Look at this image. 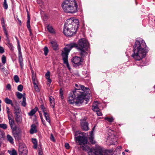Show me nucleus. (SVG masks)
<instances>
[{
    "label": "nucleus",
    "instance_id": "nucleus-1",
    "mask_svg": "<svg viewBox=\"0 0 155 155\" xmlns=\"http://www.w3.org/2000/svg\"><path fill=\"white\" fill-rule=\"evenodd\" d=\"M75 86L78 88H75L74 91L71 92L68 101L70 104L79 105V104L82 103L84 100L87 101L85 97L89 89L83 85H80L79 87L77 84H76Z\"/></svg>",
    "mask_w": 155,
    "mask_h": 155
},
{
    "label": "nucleus",
    "instance_id": "nucleus-2",
    "mask_svg": "<svg viewBox=\"0 0 155 155\" xmlns=\"http://www.w3.org/2000/svg\"><path fill=\"white\" fill-rule=\"evenodd\" d=\"M84 133L80 131H77L74 134V140L76 142H78L79 145H82L80 147L84 150L88 151L89 155H103V150L99 146H97L94 149H91L87 145H85L87 143L86 137L84 135Z\"/></svg>",
    "mask_w": 155,
    "mask_h": 155
},
{
    "label": "nucleus",
    "instance_id": "nucleus-3",
    "mask_svg": "<svg viewBox=\"0 0 155 155\" xmlns=\"http://www.w3.org/2000/svg\"><path fill=\"white\" fill-rule=\"evenodd\" d=\"M133 48L132 56L136 61L141 60L144 58L149 50L145 42L140 38H137L136 40Z\"/></svg>",
    "mask_w": 155,
    "mask_h": 155
},
{
    "label": "nucleus",
    "instance_id": "nucleus-4",
    "mask_svg": "<svg viewBox=\"0 0 155 155\" xmlns=\"http://www.w3.org/2000/svg\"><path fill=\"white\" fill-rule=\"evenodd\" d=\"M79 26L78 20L71 18L66 20L64 26L63 32L66 36H71L75 33Z\"/></svg>",
    "mask_w": 155,
    "mask_h": 155
},
{
    "label": "nucleus",
    "instance_id": "nucleus-5",
    "mask_svg": "<svg viewBox=\"0 0 155 155\" xmlns=\"http://www.w3.org/2000/svg\"><path fill=\"white\" fill-rule=\"evenodd\" d=\"M61 5L63 10L66 13H74L78 11L77 1H64Z\"/></svg>",
    "mask_w": 155,
    "mask_h": 155
},
{
    "label": "nucleus",
    "instance_id": "nucleus-6",
    "mask_svg": "<svg viewBox=\"0 0 155 155\" xmlns=\"http://www.w3.org/2000/svg\"><path fill=\"white\" fill-rule=\"evenodd\" d=\"M75 45L74 44H70L67 45L64 48V51L63 52L62 54L64 63L66 64L69 70H70L71 68L68 62V55L69 52Z\"/></svg>",
    "mask_w": 155,
    "mask_h": 155
},
{
    "label": "nucleus",
    "instance_id": "nucleus-7",
    "mask_svg": "<svg viewBox=\"0 0 155 155\" xmlns=\"http://www.w3.org/2000/svg\"><path fill=\"white\" fill-rule=\"evenodd\" d=\"M71 44H74L75 45L74 46V47H75L78 50H87L89 47V44L88 42L84 38L79 40L78 41V45L74 43Z\"/></svg>",
    "mask_w": 155,
    "mask_h": 155
},
{
    "label": "nucleus",
    "instance_id": "nucleus-8",
    "mask_svg": "<svg viewBox=\"0 0 155 155\" xmlns=\"http://www.w3.org/2000/svg\"><path fill=\"white\" fill-rule=\"evenodd\" d=\"M107 140H110V143L112 145L115 144V141H116V133L114 130L110 129L108 130Z\"/></svg>",
    "mask_w": 155,
    "mask_h": 155
},
{
    "label": "nucleus",
    "instance_id": "nucleus-9",
    "mask_svg": "<svg viewBox=\"0 0 155 155\" xmlns=\"http://www.w3.org/2000/svg\"><path fill=\"white\" fill-rule=\"evenodd\" d=\"M83 59L81 58L75 56L72 59L71 61L74 66L77 67L81 64V62L83 61Z\"/></svg>",
    "mask_w": 155,
    "mask_h": 155
},
{
    "label": "nucleus",
    "instance_id": "nucleus-10",
    "mask_svg": "<svg viewBox=\"0 0 155 155\" xmlns=\"http://www.w3.org/2000/svg\"><path fill=\"white\" fill-rule=\"evenodd\" d=\"M19 155H27V150L26 145L23 143H20L18 149Z\"/></svg>",
    "mask_w": 155,
    "mask_h": 155
},
{
    "label": "nucleus",
    "instance_id": "nucleus-11",
    "mask_svg": "<svg viewBox=\"0 0 155 155\" xmlns=\"http://www.w3.org/2000/svg\"><path fill=\"white\" fill-rule=\"evenodd\" d=\"M12 133L16 140L19 141L21 140V134L20 131H18L17 129H15L12 130Z\"/></svg>",
    "mask_w": 155,
    "mask_h": 155
},
{
    "label": "nucleus",
    "instance_id": "nucleus-12",
    "mask_svg": "<svg viewBox=\"0 0 155 155\" xmlns=\"http://www.w3.org/2000/svg\"><path fill=\"white\" fill-rule=\"evenodd\" d=\"M43 21L45 24V27L46 32H45L46 33H48V16L46 15H44V16L43 18Z\"/></svg>",
    "mask_w": 155,
    "mask_h": 155
},
{
    "label": "nucleus",
    "instance_id": "nucleus-13",
    "mask_svg": "<svg viewBox=\"0 0 155 155\" xmlns=\"http://www.w3.org/2000/svg\"><path fill=\"white\" fill-rule=\"evenodd\" d=\"M81 126L82 129L84 131L88 130V123L85 121L83 120L81 122Z\"/></svg>",
    "mask_w": 155,
    "mask_h": 155
},
{
    "label": "nucleus",
    "instance_id": "nucleus-14",
    "mask_svg": "<svg viewBox=\"0 0 155 155\" xmlns=\"http://www.w3.org/2000/svg\"><path fill=\"white\" fill-rule=\"evenodd\" d=\"M5 36L6 37V40L7 41V44H6V45L11 50L13 51L14 49V47L12 44L10 43V41L8 34H7V35H5Z\"/></svg>",
    "mask_w": 155,
    "mask_h": 155
},
{
    "label": "nucleus",
    "instance_id": "nucleus-15",
    "mask_svg": "<svg viewBox=\"0 0 155 155\" xmlns=\"http://www.w3.org/2000/svg\"><path fill=\"white\" fill-rule=\"evenodd\" d=\"M54 50H57L58 49V46L56 40H52L50 42Z\"/></svg>",
    "mask_w": 155,
    "mask_h": 155
},
{
    "label": "nucleus",
    "instance_id": "nucleus-16",
    "mask_svg": "<svg viewBox=\"0 0 155 155\" xmlns=\"http://www.w3.org/2000/svg\"><path fill=\"white\" fill-rule=\"evenodd\" d=\"M1 24L4 30V33L5 35H7L8 33V31L6 28V25L5 24V20L3 18H2L1 20Z\"/></svg>",
    "mask_w": 155,
    "mask_h": 155
},
{
    "label": "nucleus",
    "instance_id": "nucleus-17",
    "mask_svg": "<svg viewBox=\"0 0 155 155\" xmlns=\"http://www.w3.org/2000/svg\"><path fill=\"white\" fill-rule=\"evenodd\" d=\"M41 110H42L43 112H44V115L45 119H46L47 122H48V113L45 112L46 110H45V107L43 106V105H41Z\"/></svg>",
    "mask_w": 155,
    "mask_h": 155
},
{
    "label": "nucleus",
    "instance_id": "nucleus-18",
    "mask_svg": "<svg viewBox=\"0 0 155 155\" xmlns=\"http://www.w3.org/2000/svg\"><path fill=\"white\" fill-rule=\"evenodd\" d=\"M37 131L36 129V127L35 124H32L31 126V128L30 130V133L31 134H33L37 132Z\"/></svg>",
    "mask_w": 155,
    "mask_h": 155
},
{
    "label": "nucleus",
    "instance_id": "nucleus-19",
    "mask_svg": "<svg viewBox=\"0 0 155 155\" xmlns=\"http://www.w3.org/2000/svg\"><path fill=\"white\" fill-rule=\"evenodd\" d=\"M98 102L97 101H95L93 103L92 109L94 111H97V110L99 109V108L98 107Z\"/></svg>",
    "mask_w": 155,
    "mask_h": 155
},
{
    "label": "nucleus",
    "instance_id": "nucleus-20",
    "mask_svg": "<svg viewBox=\"0 0 155 155\" xmlns=\"http://www.w3.org/2000/svg\"><path fill=\"white\" fill-rule=\"evenodd\" d=\"M87 50L84 49L78 50V51L80 52V54L81 57H84L87 55V53L86 52V51Z\"/></svg>",
    "mask_w": 155,
    "mask_h": 155
},
{
    "label": "nucleus",
    "instance_id": "nucleus-21",
    "mask_svg": "<svg viewBox=\"0 0 155 155\" xmlns=\"http://www.w3.org/2000/svg\"><path fill=\"white\" fill-rule=\"evenodd\" d=\"M52 35H55L56 33V30L51 25H49V33Z\"/></svg>",
    "mask_w": 155,
    "mask_h": 155
},
{
    "label": "nucleus",
    "instance_id": "nucleus-22",
    "mask_svg": "<svg viewBox=\"0 0 155 155\" xmlns=\"http://www.w3.org/2000/svg\"><path fill=\"white\" fill-rule=\"evenodd\" d=\"M14 114H20L21 111V109L19 107L16 106L14 107Z\"/></svg>",
    "mask_w": 155,
    "mask_h": 155
},
{
    "label": "nucleus",
    "instance_id": "nucleus-23",
    "mask_svg": "<svg viewBox=\"0 0 155 155\" xmlns=\"http://www.w3.org/2000/svg\"><path fill=\"white\" fill-rule=\"evenodd\" d=\"M38 110V108L37 107H36L34 108L31 110L28 113V114L30 116H32L35 114L36 112Z\"/></svg>",
    "mask_w": 155,
    "mask_h": 155
},
{
    "label": "nucleus",
    "instance_id": "nucleus-24",
    "mask_svg": "<svg viewBox=\"0 0 155 155\" xmlns=\"http://www.w3.org/2000/svg\"><path fill=\"white\" fill-rule=\"evenodd\" d=\"M32 80L33 84L38 83V81L36 78L35 75L33 72H32Z\"/></svg>",
    "mask_w": 155,
    "mask_h": 155
},
{
    "label": "nucleus",
    "instance_id": "nucleus-25",
    "mask_svg": "<svg viewBox=\"0 0 155 155\" xmlns=\"http://www.w3.org/2000/svg\"><path fill=\"white\" fill-rule=\"evenodd\" d=\"M9 123L12 130L15 129H17V127L16 126H15L14 127L13 126V125L15 124V122L14 120L9 121Z\"/></svg>",
    "mask_w": 155,
    "mask_h": 155
},
{
    "label": "nucleus",
    "instance_id": "nucleus-26",
    "mask_svg": "<svg viewBox=\"0 0 155 155\" xmlns=\"http://www.w3.org/2000/svg\"><path fill=\"white\" fill-rule=\"evenodd\" d=\"M15 119L17 123H20L22 120V117L20 114H15Z\"/></svg>",
    "mask_w": 155,
    "mask_h": 155
},
{
    "label": "nucleus",
    "instance_id": "nucleus-27",
    "mask_svg": "<svg viewBox=\"0 0 155 155\" xmlns=\"http://www.w3.org/2000/svg\"><path fill=\"white\" fill-rule=\"evenodd\" d=\"M49 101L50 102V106L52 108H54L55 105L54 98L51 97H49Z\"/></svg>",
    "mask_w": 155,
    "mask_h": 155
},
{
    "label": "nucleus",
    "instance_id": "nucleus-28",
    "mask_svg": "<svg viewBox=\"0 0 155 155\" xmlns=\"http://www.w3.org/2000/svg\"><path fill=\"white\" fill-rule=\"evenodd\" d=\"M5 102L7 104H10L12 106H13V104L12 103V100L9 99L8 97H6L5 99Z\"/></svg>",
    "mask_w": 155,
    "mask_h": 155
},
{
    "label": "nucleus",
    "instance_id": "nucleus-29",
    "mask_svg": "<svg viewBox=\"0 0 155 155\" xmlns=\"http://www.w3.org/2000/svg\"><path fill=\"white\" fill-rule=\"evenodd\" d=\"M7 140L11 143L13 144L14 143L13 139L12 137L9 134H7Z\"/></svg>",
    "mask_w": 155,
    "mask_h": 155
},
{
    "label": "nucleus",
    "instance_id": "nucleus-30",
    "mask_svg": "<svg viewBox=\"0 0 155 155\" xmlns=\"http://www.w3.org/2000/svg\"><path fill=\"white\" fill-rule=\"evenodd\" d=\"M8 152L11 155H17V153L15 150L13 149L12 150H8Z\"/></svg>",
    "mask_w": 155,
    "mask_h": 155
},
{
    "label": "nucleus",
    "instance_id": "nucleus-31",
    "mask_svg": "<svg viewBox=\"0 0 155 155\" xmlns=\"http://www.w3.org/2000/svg\"><path fill=\"white\" fill-rule=\"evenodd\" d=\"M32 143L34 144V148L35 149H36L37 147V142L36 139H32Z\"/></svg>",
    "mask_w": 155,
    "mask_h": 155
},
{
    "label": "nucleus",
    "instance_id": "nucleus-32",
    "mask_svg": "<svg viewBox=\"0 0 155 155\" xmlns=\"http://www.w3.org/2000/svg\"><path fill=\"white\" fill-rule=\"evenodd\" d=\"M104 118L105 120H107V121L110 123L113 122L114 120L113 118L112 117H105Z\"/></svg>",
    "mask_w": 155,
    "mask_h": 155
},
{
    "label": "nucleus",
    "instance_id": "nucleus-33",
    "mask_svg": "<svg viewBox=\"0 0 155 155\" xmlns=\"http://www.w3.org/2000/svg\"><path fill=\"white\" fill-rule=\"evenodd\" d=\"M0 128L4 130H5L7 128V124H0Z\"/></svg>",
    "mask_w": 155,
    "mask_h": 155
},
{
    "label": "nucleus",
    "instance_id": "nucleus-34",
    "mask_svg": "<svg viewBox=\"0 0 155 155\" xmlns=\"http://www.w3.org/2000/svg\"><path fill=\"white\" fill-rule=\"evenodd\" d=\"M16 95L18 99H21L22 97H23L22 94L18 92H16Z\"/></svg>",
    "mask_w": 155,
    "mask_h": 155
},
{
    "label": "nucleus",
    "instance_id": "nucleus-35",
    "mask_svg": "<svg viewBox=\"0 0 155 155\" xmlns=\"http://www.w3.org/2000/svg\"><path fill=\"white\" fill-rule=\"evenodd\" d=\"M21 105L23 107H25L26 105V98H23L22 101L21 103Z\"/></svg>",
    "mask_w": 155,
    "mask_h": 155
},
{
    "label": "nucleus",
    "instance_id": "nucleus-36",
    "mask_svg": "<svg viewBox=\"0 0 155 155\" xmlns=\"http://www.w3.org/2000/svg\"><path fill=\"white\" fill-rule=\"evenodd\" d=\"M14 79L16 83H18L19 81V78L17 75H15L14 76Z\"/></svg>",
    "mask_w": 155,
    "mask_h": 155
},
{
    "label": "nucleus",
    "instance_id": "nucleus-37",
    "mask_svg": "<svg viewBox=\"0 0 155 155\" xmlns=\"http://www.w3.org/2000/svg\"><path fill=\"white\" fill-rule=\"evenodd\" d=\"M3 7L5 9H7L8 8V5L6 1H4L3 4Z\"/></svg>",
    "mask_w": 155,
    "mask_h": 155
},
{
    "label": "nucleus",
    "instance_id": "nucleus-38",
    "mask_svg": "<svg viewBox=\"0 0 155 155\" xmlns=\"http://www.w3.org/2000/svg\"><path fill=\"white\" fill-rule=\"evenodd\" d=\"M2 63L4 64L6 63V57L4 55H3L2 58Z\"/></svg>",
    "mask_w": 155,
    "mask_h": 155
},
{
    "label": "nucleus",
    "instance_id": "nucleus-39",
    "mask_svg": "<svg viewBox=\"0 0 155 155\" xmlns=\"http://www.w3.org/2000/svg\"><path fill=\"white\" fill-rule=\"evenodd\" d=\"M45 55L46 56L48 54V49L47 47H45L44 48Z\"/></svg>",
    "mask_w": 155,
    "mask_h": 155
},
{
    "label": "nucleus",
    "instance_id": "nucleus-40",
    "mask_svg": "<svg viewBox=\"0 0 155 155\" xmlns=\"http://www.w3.org/2000/svg\"><path fill=\"white\" fill-rule=\"evenodd\" d=\"M33 84L35 91L37 92H39V89L37 85V84Z\"/></svg>",
    "mask_w": 155,
    "mask_h": 155
},
{
    "label": "nucleus",
    "instance_id": "nucleus-41",
    "mask_svg": "<svg viewBox=\"0 0 155 155\" xmlns=\"http://www.w3.org/2000/svg\"><path fill=\"white\" fill-rule=\"evenodd\" d=\"M50 140L53 142H55V139L54 138L53 135L52 134H51V136L50 137Z\"/></svg>",
    "mask_w": 155,
    "mask_h": 155
},
{
    "label": "nucleus",
    "instance_id": "nucleus-42",
    "mask_svg": "<svg viewBox=\"0 0 155 155\" xmlns=\"http://www.w3.org/2000/svg\"><path fill=\"white\" fill-rule=\"evenodd\" d=\"M23 86L21 84L19 85L18 86V90L20 91H21L23 90Z\"/></svg>",
    "mask_w": 155,
    "mask_h": 155
},
{
    "label": "nucleus",
    "instance_id": "nucleus-43",
    "mask_svg": "<svg viewBox=\"0 0 155 155\" xmlns=\"http://www.w3.org/2000/svg\"><path fill=\"white\" fill-rule=\"evenodd\" d=\"M18 60L19 61L23 60L21 52H18Z\"/></svg>",
    "mask_w": 155,
    "mask_h": 155
},
{
    "label": "nucleus",
    "instance_id": "nucleus-44",
    "mask_svg": "<svg viewBox=\"0 0 155 155\" xmlns=\"http://www.w3.org/2000/svg\"><path fill=\"white\" fill-rule=\"evenodd\" d=\"M39 114H40V116L41 118V121H42V123H43V125H45V126H46V124L45 121L43 120V118H42V115L40 112H39Z\"/></svg>",
    "mask_w": 155,
    "mask_h": 155
},
{
    "label": "nucleus",
    "instance_id": "nucleus-45",
    "mask_svg": "<svg viewBox=\"0 0 155 155\" xmlns=\"http://www.w3.org/2000/svg\"><path fill=\"white\" fill-rule=\"evenodd\" d=\"M4 134V132L0 130V139L3 138Z\"/></svg>",
    "mask_w": 155,
    "mask_h": 155
},
{
    "label": "nucleus",
    "instance_id": "nucleus-46",
    "mask_svg": "<svg viewBox=\"0 0 155 155\" xmlns=\"http://www.w3.org/2000/svg\"><path fill=\"white\" fill-rule=\"evenodd\" d=\"M89 140L90 142L92 143V144H94L95 143V142L94 140H93V137H89Z\"/></svg>",
    "mask_w": 155,
    "mask_h": 155
},
{
    "label": "nucleus",
    "instance_id": "nucleus-47",
    "mask_svg": "<svg viewBox=\"0 0 155 155\" xmlns=\"http://www.w3.org/2000/svg\"><path fill=\"white\" fill-rule=\"evenodd\" d=\"M27 26L28 28H30V21L29 19L27 20Z\"/></svg>",
    "mask_w": 155,
    "mask_h": 155
},
{
    "label": "nucleus",
    "instance_id": "nucleus-48",
    "mask_svg": "<svg viewBox=\"0 0 155 155\" xmlns=\"http://www.w3.org/2000/svg\"><path fill=\"white\" fill-rule=\"evenodd\" d=\"M96 112L97 115L98 116H101L102 115V114L101 111L98 110H97V111H95Z\"/></svg>",
    "mask_w": 155,
    "mask_h": 155
},
{
    "label": "nucleus",
    "instance_id": "nucleus-49",
    "mask_svg": "<svg viewBox=\"0 0 155 155\" xmlns=\"http://www.w3.org/2000/svg\"><path fill=\"white\" fill-rule=\"evenodd\" d=\"M17 44H18V52H21V47L19 44V41H17Z\"/></svg>",
    "mask_w": 155,
    "mask_h": 155
},
{
    "label": "nucleus",
    "instance_id": "nucleus-50",
    "mask_svg": "<svg viewBox=\"0 0 155 155\" xmlns=\"http://www.w3.org/2000/svg\"><path fill=\"white\" fill-rule=\"evenodd\" d=\"M5 52L4 49L3 47L0 46V53L2 54L4 53Z\"/></svg>",
    "mask_w": 155,
    "mask_h": 155
},
{
    "label": "nucleus",
    "instance_id": "nucleus-51",
    "mask_svg": "<svg viewBox=\"0 0 155 155\" xmlns=\"http://www.w3.org/2000/svg\"><path fill=\"white\" fill-rule=\"evenodd\" d=\"M45 77L47 80V81H48V71L45 74Z\"/></svg>",
    "mask_w": 155,
    "mask_h": 155
},
{
    "label": "nucleus",
    "instance_id": "nucleus-52",
    "mask_svg": "<svg viewBox=\"0 0 155 155\" xmlns=\"http://www.w3.org/2000/svg\"><path fill=\"white\" fill-rule=\"evenodd\" d=\"M21 67V68H22L23 67V60L22 61H19Z\"/></svg>",
    "mask_w": 155,
    "mask_h": 155
},
{
    "label": "nucleus",
    "instance_id": "nucleus-53",
    "mask_svg": "<svg viewBox=\"0 0 155 155\" xmlns=\"http://www.w3.org/2000/svg\"><path fill=\"white\" fill-rule=\"evenodd\" d=\"M64 146L66 149H69V148L70 146L69 144L68 143H65Z\"/></svg>",
    "mask_w": 155,
    "mask_h": 155
},
{
    "label": "nucleus",
    "instance_id": "nucleus-54",
    "mask_svg": "<svg viewBox=\"0 0 155 155\" xmlns=\"http://www.w3.org/2000/svg\"><path fill=\"white\" fill-rule=\"evenodd\" d=\"M6 88L9 90H11V86L10 84H8L6 86Z\"/></svg>",
    "mask_w": 155,
    "mask_h": 155
},
{
    "label": "nucleus",
    "instance_id": "nucleus-55",
    "mask_svg": "<svg viewBox=\"0 0 155 155\" xmlns=\"http://www.w3.org/2000/svg\"><path fill=\"white\" fill-rule=\"evenodd\" d=\"M6 110H7V113L8 114H9L10 111L8 107H6Z\"/></svg>",
    "mask_w": 155,
    "mask_h": 155
},
{
    "label": "nucleus",
    "instance_id": "nucleus-56",
    "mask_svg": "<svg viewBox=\"0 0 155 155\" xmlns=\"http://www.w3.org/2000/svg\"><path fill=\"white\" fill-rule=\"evenodd\" d=\"M95 128V126L94 127V128L92 129V131H91L90 133V137H93V131L94 130Z\"/></svg>",
    "mask_w": 155,
    "mask_h": 155
},
{
    "label": "nucleus",
    "instance_id": "nucleus-57",
    "mask_svg": "<svg viewBox=\"0 0 155 155\" xmlns=\"http://www.w3.org/2000/svg\"><path fill=\"white\" fill-rule=\"evenodd\" d=\"M8 120H9V121H11V120H13V119H12L11 117L10 116L9 114H8Z\"/></svg>",
    "mask_w": 155,
    "mask_h": 155
},
{
    "label": "nucleus",
    "instance_id": "nucleus-58",
    "mask_svg": "<svg viewBox=\"0 0 155 155\" xmlns=\"http://www.w3.org/2000/svg\"><path fill=\"white\" fill-rule=\"evenodd\" d=\"M28 30L29 31V32H30V36H31L32 35V31H31V29L30 28H28Z\"/></svg>",
    "mask_w": 155,
    "mask_h": 155
},
{
    "label": "nucleus",
    "instance_id": "nucleus-59",
    "mask_svg": "<svg viewBox=\"0 0 155 155\" xmlns=\"http://www.w3.org/2000/svg\"><path fill=\"white\" fill-rule=\"evenodd\" d=\"M38 155H42L43 153H42V151L41 150H39L38 151Z\"/></svg>",
    "mask_w": 155,
    "mask_h": 155
},
{
    "label": "nucleus",
    "instance_id": "nucleus-60",
    "mask_svg": "<svg viewBox=\"0 0 155 155\" xmlns=\"http://www.w3.org/2000/svg\"><path fill=\"white\" fill-rule=\"evenodd\" d=\"M1 71H4V67L3 66L2 67L0 68Z\"/></svg>",
    "mask_w": 155,
    "mask_h": 155
},
{
    "label": "nucleus",
    "instance_id": "nucleus-61",
    "mask_svg": "<svg viewBox=\"0 0 155 155\" xmlns=\"http://www.w3.org/2000/svg\"><path fill=\"white\" fill-rule=\"evenodd\" d=\"M59 92H60V95L63 94V91H62V90L61 89H60Z\"/></svg>",
    "mask_w": 155,
    "mask_h": 155
},
{
    "label": "nucleus",
    "instance_id": "nucleus-62",
    "mask_svg": "<svg viewBox=\"0 0 155 155\" xmlns=\"http://www.w3.org/2000/svg\"><path fill=\"white\" fill-rule=\"evenodd\" d=\"M27 18H28V19H29L30 20V17L28 12V11H27Z\"/></svg>",
    "mask_w": 155,
    "mask_h": 155
},
{
    "label": "nucleus",
    "instance_id": "nucleus-63",
    "mask_svg": "<svg viewBox=\"0 0 155 155\" xmlns=\"http://www.w3.org/2000/svg\"><path fill=\"white\" fill-rule=\"evenodd\" d=\"M23 95L22 98H26L25 97V93H23V94H22Z\"/></svg>",
    "mask_w": 155,
    "mask_h": 155
},
{
    "label": "nucleus",
    "instance_id": "nucleus-64",
    "mask_svg": "<svg viewBox=\"0 0 155 155\" xmlns=\"http://www.w3.org/2000/svg\"><path fill=\"white\" fill-rule=\"evenodd\" d=\"M41 1H37V2L38 4H40L41 2Z\"/></svg>",
    "mask_w": 155,
    "mask_h": 155
}]
</instances>
